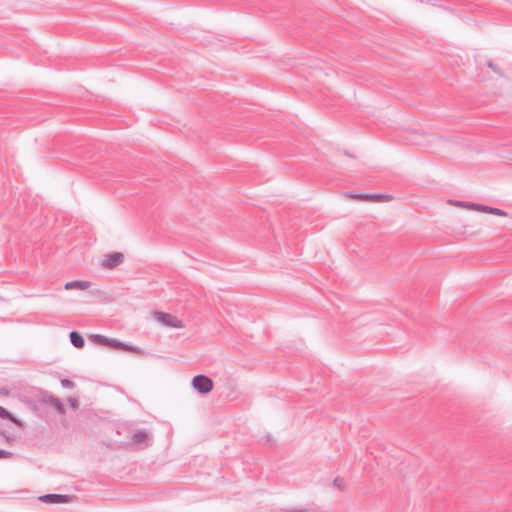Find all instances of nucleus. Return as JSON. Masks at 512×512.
<instances>
[{"mask_svg": "<svg viewBox=\"0 0 512 512\" xmlns=\"http://www.w3.org/2000/svg\"><path fill=\"white\" fill-rule=\"evenodd\" d=\"M150 440L145 430H138L132 434L130 441L125 446L134 449H144L150 445Z\"/></svg>", "mask_w": 512, "mask_h": 512, "instance_id": "f257e3e1", "label": "nucleus"}, {"mask_svg": "<svg viewBox=\"0 0 512 512\" xmlns=\"http://www.w3.org/2000/svg\"><path fill=\"white\" fill-rule=\"evenodd\" d=\"M154 318L160 322L161 324L172 327V328H184V323L180 319H178L176 316L161 312V311H155L154 312Z\"/></svg>", "mask_w": 512, "mask_h": 512, "instance_id": "f03ea898", "label": "nucleus"}, {"mask_svg": "<svg viewBox=\"0 0 512 512\" xmlns=\"http://www.w3.org/2000/svg\"><path fill=\"white\" fill-rule=\"evenodd\" d=\"M192 386L197 392L207 394L213 389V381L209 377L200 374L193 377Z\"/></svg>", "mask_w": 512, "mask_h": 512, "instance_id": "7ed1b4c3", "label": "nucleus"}, {"mask_svg": "<svg viewBox=\"0 0 512 512\" xmlns=\"http://www.w3.org/2000/svg\"><path fill=\"white\" fill-rule=\"evenodd\" d=\"M124 261V255L121 252H114L106 255V258L102 262V266L106 269H113Z\"/></svg>", "mask_w": 512, "mask_h": 512, "instance_id": "20e7f679", "label": "nucleus"}, {"mask_svg": "<svg viewBox=\"0 0 512 512\" xmlns=\"http://www.w3.org/2000/svg\"><path fill=\"white\" fill-rule=\"evenodd\" d=\"M40 401L52 406L60 415H63L66 412L61 400L53 395H44Z\"/></svg>", "mask_w": 512, "mask_h": 512, "instance_id": "39448f33", "label": "nucleus"}, {"mask_svg": "<svg viewBox=\"0 0 512 512\" xmlns=\"http://www.w3.org/2000/svg\"><path fill=\"white\" fill-rule=\"evenodd\" d=\"M40 500L47 503H67L70 501V496L62 494H45L39 498Z\"/></svg>", "mask_w": 512, "mask_h": 512, "instance_id": "423d86ee", "label": "nucleus"}, {"mask_svg": "<svg viewBox=\"0 0 512 512\" xmlns=\"http://www.w3.org/2000/svg\"><path fill=\"white\" fill-rule=\"evenodd\" d=\"M109 342H110L109 343V347L110 348L119 349V350H125V351H132V352H136V353L139 352V348L138 347H135V346L128 345L126 343L120 342L117 339L111 338Z\"/></svg>", "mask_w": 512, "mask_h": 512, "instance_id": "0eeeda50", "label": "nucleus"}, {"mask_svg": "<svg viewBox=\"0 0 512 512\" xmlns=\"http://www.w3.org/2000/svg\"><path fill=\"white\" fill-rule=\"evenodd\" d=\"M91 282L89 281H82V280H74L67 282L64 285V289L70 290V289H78V290H87L90 288Z\"/></svg>", "mask_w": 512, "mask_h": 512, "instance_id": "6e6552de", "label": "nucleus"}, {"mask_svg": "<svg viewBox=\"0 0 512 512\" xmlns=\"http://www.w3.org/2000/svg\"><path fill=\"white\" fill-rule=\"evenodd\" d=\"M70 342L76 348H83L85 341L82 335L77 331H72L69 334Z\"/></svg>", "mask_w": 512, "mask_h": 512, "instance_id": "1a4fd4ad", "label": "nucleus"}, {"mask_svg": "<svg viewBox=\"0 0 512 512\" xmlns=\"http://www.w3.org/2000/svg\"><path fill=\"white\" fill-rule=\"evenodd\" d=\"M111 338H108L104 335H100V334H92L90 335V340L97 344V345H101V346H106V347H109V341H110Z\"/></svg>", "mask_w": 512, "mask_h": 512, "instance_id": "9d476101", "label": "nucleus"}, {"mask_svg": "<svg viewBox=\"0 0 512 512\" xmlns=\"http://www.w3.org/2000/svg\"><path fill=\"white\" fill-rule=\"evenodd\" d=\"M480 211L485 212V213L494 214L497 216H506L507 215V213L502 209L491 207V206H486V205H482V204H481Z\"/></svg>", "mask_w": 512, "mask_h": 512, "instance_id": "9b49d317", "label": "nucleus"}, {"mask_svg": "<svg viewBox=\"0 0 512 512\" xmlns=\"http://www.w3.org/2000/svg\"><path fill=\"white\" fill-rule=\"evenodd\" d=\"M364 197H365V201H372V202L384 201V200H388L391 198L389 195H385V194H366Z\"/></svg>", "mask_w": 512, "mask_h": 512, "instance_id": "f8f14e48", "label": "nucleus"}, {"mask_svg": "<svg viewBox=\"0 0 512 512\" xmlns=\"http://www.w3.org/2000/svg\"><path fill=\"white\" fill-rule=\"evenodd\" d=\"M0 417L3 419H9L16 424H20V422L8 410L3 408L2 406H0Z\"/></svg>", "mask_w": 512, "mask_h": 512, "instance_id": "ddd939ff", "label": "nucleus"}, {"mask_svg": "<svg viewBox=\"0 0 512 512\" xmlns=\"http://www.w3.org/2000/svg\"><path fill=\"white\" fill-rule=\"evenodd\" d=\"M458 206L467 207L472 210L480 211L481 204L470 203V202H456Z\"/></svg>", "mask_w": 512, "mask_h": 512, "instance_id": "4468645a", "label": "nucleus"}, {"mask_svg": "<svg viewBox=\"0 0 512 512\" xmlns=\"http://www.w3.org/2000/svg\"><path fill=\"white\" fill-rule=\"evenodd\" d=\"M487 66L492 70L494 71L495 73H497L499 76H503L502 72L499 70V68L492 62V61H488L487 62Z\"/></svg>", "mask_w": 512, "mask_h": 512, "instance_id": "2eb2a0df", "label": "nucleus"}, {"mask_svg": "<svg viewBox=\"0 0 512 512\" xmlns=\"http://www.w3.org/2000/svg\"><path fill=\"white\" fill-rule=\"evenodd\" d=\"M61 385L64 387V388H69V389H72L74 387V382L69 380V379H62L61 380Z\"/></svg>", "mask_w": 512, "mask_h": 512, "instance_id": "dca6fc26", "label": "nucleus"}, {"mask_svg": "<svg viewBox=\"0 0 512 512\" xmlns=\"http://www.w3.org/2000/svg\"><path fill=\"white\" fill-rule=\"evenodd\" d=\"M1 435L6 439L8 443H11L14 440V436L7 431H1Z\"/></svg>", "mask_w": 512, "mask_h": 512, "instance_id": "f3484780", "label": "nucleus"}, {"mask_svg": "<svg viewBox=\"0 0 512 512\" xmlns=\"http://www.w3.org/2000/svg\"><path fill=\"white\" fill-rule=\"evenodd\" d=\"M349 197L350 198H353V199H357V200H365V195L366 194H358V193H355V192H350L349 194Z\"/></svg>", "mask_w": 512, "mask_h": 512, "instance_id": "a211bd4d", "label": "nucleus"}, {"mask_svg": "<svg viewBox=\"0 0 512 512\" xmlns=\"http://www.w3.org/2000/svg\"><path fill=\"white\" fill-rule=\"evenodd\" d=\"M11 456H12V452L4 450V449H0V459L10 458Z\"/></svg>", "mask_w": 512, "mask_h": 512, "instance_id": "6ab92c4d", "label": "nucleus"}, {"mask_svg": "<svg viewBox=\"0 0 512 512\" xmlns=\"http://www.w3.org/2000/svg\"><path fill=\"white\" fill-rule=\"evenodd\" d=\"M333 485L341 490L343 489V480L339 477H336L333 481Z\"/></svg>", "mask_w": 512, "mask_h": 512, "instance_id": "aec40b11", "label": "nucleus"}, {"mask_svg": "<svg viewBox=\"0 0 512 512\" xmlns=\"http://www.w3.org/2000/svg\"><path fill=\"white\" fill-rule=\"evenodd\" d=\"M68 402L70 404V406L73 408V409H77L78 408V402L76 399L72 398V397H69L68 398Z\"/></svg>", "mask_w": 512, "mask_h": 512, "instance_id": "412c9836", "label": "nucleus"}, {"mask_svg": "<svg viewBox=\"0 0 512 512\" xmlns=\"http://www.w3.org/2000/svg\"><path fill=\"white\" fill-rule=\"evenodd\" d=\"M289 512H303L302 510H291Z\"/></svg>", "mask_w": 512, "mask_h": 512, "instance_id": "4be33fe9", "label": "nucleus"}, {"mask_svg": "<svg viewBox=\"0 0 512 512\" xmlns=\"http://www.w3.org/2000/svg\"><path fill=\"white\" fill-rule=\"evenodd\" d=\"M510 161L512 162V152H511V157H510Z\"/></svg>", "mask_w": 512, "mask_h": 512, "instance_id": "5701e85b", "label": "nucleus"}]
</instances>
